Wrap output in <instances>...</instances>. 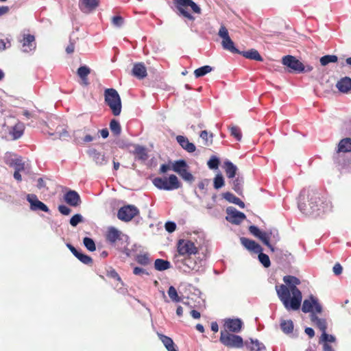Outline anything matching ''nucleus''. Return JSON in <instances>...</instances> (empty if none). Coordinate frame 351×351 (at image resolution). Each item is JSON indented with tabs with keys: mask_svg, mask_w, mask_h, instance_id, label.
I'll list each match as a JSON object with an SVG mask.
<instances>
[{
	"mask_svg": "<svg viewBox=\"0 0 351 351\" xmlns=\"http://www.w3.org/2000/svg\"><path fill=\"white\" fill-rule=\"evenodd\" d=\"M200 138L205 141V145H210V144H212V142H213V134H210V139L209 140L208 139V132L206 130H203L202 131V132L200 133Z\"/></svg>",
	"mask_w": 351,
	"mask_h": 351,
	"instance_id": "52",
	"label": "nucleus"
},
{
	"mask_svg": "<svg viewBox=\"0 0 351 351\" xmlns=\"http://www.w3.org/2000/svg\"><path fill=\"white\" fill-rule=\"evenodd\" d=\"M137 263L141 265L147 266L151 263L148 254H138L136 257Z\"/></svg>",
	"mask_w": 351,
	"mask_h": 351,
	"instance_id": "41",
	"label": "nucleus"
},
{
	"mask_svg": "<svg viewBox=\"0 0 351 351\" xmlns=\"http://www.w3.org/2000/svg\"><path fill=\"white\" fill-rule=\"evenodd\" d=\"M23 134V128L22 125H15L11 132L14 139H19Z\"/></svg>",
	"mask_w": 351,
	"mask_h": 351,
	"instance_id": "45",
	"label": "nucleus"
},
{
	"mask_svg": "<svg viewBox=\"0 0 351 351\" xmlns=\"http://www.w3.org/2000/svg\"><path fill=\"white\" fill-rule=\"evenodd\" d=\"M133 274L136 276L149 275L146 269L139 267H135L133 269Z\"/></svg>",
	"mask_w": 351,
	"mask_h": 351,
	"instance_id": "58",
	"label": "nucleus"
},
{
	"mask_svg": "<svg viewBox=\"0 0 351 351\" xmlns=\"http://www.w3.org/2000/svg\"><path fill=\"white\" fill-rule=\"evenodd\" d=\"M258 260L265 267H269L271 265L268 255L261 252H258Z\"/></svg>",
	"mask_w": 351,
	"mask_h": 351,
	"instance_id": "43",
	"label": "nucleus"
},
{
	"mask_svg": "<svg viewBox=\"0 0 351 351\" xmlns=\"http://www.w3.org/2000/svg\"><path fill=\"white\" fill-rule=\"evenodd\" d=\"M177 267L184 273H202L204 271V261L189 257L178 263Z\"/></svg>",
	"mask_w": 351,
	"mask_h": 351,
	"instance_id": "5",
	"label": "nucleus"
},
{
	"mask_svg": "<svg viewBox=\"0 0 351 351\" xmlns=\"http://www.w3.org/2000/svg\"><path fill=\"white\" fill-rule=\"evenodd\" d=\"M209 184L210 180L208 179H204L198 183V188L200 190L204 191V193H206L207 191V187L209 185Z\"/></svg>",
	"mask_w": 351,
	"mask_h": 351,
	"instance_id": "54",
	"label": "nucleus"
},
{
	"mask_svg": "<svg viewBox=\"0 0 351 351\" xmlns=\"http://www.w3.org/2000/svg\"><path fill=\"white\" fill-rule=\"evenodd\" d=\"M165 230L168 232L171 233L176 230V223H174L173 221H167L165 223Z\"/></svg>",
	"mask_w": 351,
	"mask_h": 351,
	"instance_id": "55",
	"label": "nucleus"
},
{
	"mask_svg": "<svg viewBox=\"0 0 351 351\" xmlns=\"http://www.w3.org/2000/svg\"><path fill=\"white\" fill-rule=\"evenodd\" d=\"M240 241L241 244L250 252L258 254L263 250L261 246L253 240L241 237Z\"/></svg>",
	"mask_w": 351,
	"mask_h": 351,
	"instance_id": "23",
	"label": "nucleus"
},
{
	"mask_svg": "<svg viewBox=\"0 0 351 351\" xmlns=\"http://www.w3.org/2000/svg\"><path fill=\"white\" fill-rule=\"evenodd\" d=\"M282 64L298 73H301L304 71V64L292 56L288 55L285 56L282 58Z\"/></svg>",
	"mask_w": 351,
	"mask_h": 351,
	"instance_id": "14",
	"label": "nucleus"
},
{
	"mask_svg": "<svg viewBox=\"0 0 351 351\" xmlns=\"http://www.w3.org/2000/svg\"><path fill=\"white\" fill-rule=\"evenodd\" d=\"M251 345L247 346L251 351H265V346L263 343H261L258 340H254L250 339Z\"/></svg>",
	"mask_w": 351,
	"mask_h": 351,
	"instance_id": "35",
	"label": "nucleus"
},
{
	"mask_svg": "<svg viewBox=\"0 0 351 351\" xmlns=\"http://www.w3.org/2000/svg\"><path fill=\"white\" fill-rule=\"evenodd\" d=\"M320 341L324 342V343H328V342L332 343L335 341V337L332 335L327 334L326 331L322 332L320 337Z\"/></svg>",
	"mask_w": 351,
	"mask_h": 351,
	"instance_id": "49",
	"label": "nucleus"
},
{
	"mask_svg": "<svg viewBox=\"0 0 351 351\" xmlns=\"http://www.w3.org/2000/svg\"><path fill=\"white\" fill-rule=\"evenodd\" d=\"M305 333L311 338L313 337L315 335L314 330L309 327L305 328Z\"/></svg>",
	"mask_w": 351,
	"mask_h": 351,
	"instance_id": "63",
	"label": "nucleus"
},
{
	"mask_svg": "<svg viewBox=\"0 0 351 351\" xmlns=\"http://www.w3.org/2000/svg\"><path fill=\"white\" fill-rule=\"evenodd\" d=\"M176 140L180 145L188 152L192 153L195 151V145L190 143L186 137L179 135L176 137Z\"/></svg>",
	"mask_w": 351,
	"mask_h": 351,
	"instance_id": "25",
	"label": "nucleus"
},
{
	"mask_svg": "<svg viewBox=\"0 0 351 351\" xmlns=\"http://www.w3.org/2000/svg\"><path fill=\"white\" fill-rule=\"evenodd\" d=\"M239 54H241L243 57L247 59L263 61V58L258 51L254 49L246 51H240Z\"/></svg>",
	"mask_w": 351,
	"mask_h": 351,
	"instance_id": "29",
	"label": "nucleus"
},
{
	"mask_svg": "<svg viewBox=\"0 0 351 351\" xmlns=\"http://www.w3.org/2000/svg\"><path fill=\"white\" fill-rule=\"evenodd\" d=\"M64 199L71 206L77 207L82 203L81 198L77 192L69 190L64 195Z\"/></svg>",
	"mask_w": 351,
	"mask_h": 351,
	"instance_id": "19",
	"label": "nucleus"
},
{
	"mask_svg": "<svg viewBox=\"0 0 351 351\" xmlns=\"http://www.w3.org/2000/svg\"><path fill=\"white\" fill-rule=\"evenodd\" d=\"M280 328L285 333L289 334L293 332V323L290 319L289 320H283L280 323Z\"/></svg>",
	"mask_w": 351,
	"mask_h": 351,
	"instance_id": "36",
	"label": "nucleus"
},
{
	"mask_svg": "<svg viewBox=\"0 0 351 351\" xmlns=\"http://www.w3.org/2000/svg\"><path fill=\"white\" fill-rule=\"evenodd\" d=\"M105 101L114 116L121 112V101L118 92L113 88H108L104 93Z\"/></svg>",
	"mask_w": 351,
	"mask_h": 351,
	"instance_id": "4",
	"label": "nucleus"
},
{
	"mask_svg": "<svg viewBox=\"0 0 351 351\" xmlns=\"http://www.w3.org/2000/svg\"><path fill=\"white\" fill-rule=\"evenodd\" d=\"M112 24L116 27H121L123 23V19L120 16H115L112 19Z\"/></svg>",
	"mask_w": 351,
	"mask_h": 351,
	"instance_id": "57",
	"label": "nucleus"
},
{
	"mask_svg": "<svg viewBox=\"0 0 351 351\" xmlns=\"http://www.w3.org/2000/svg\"><path fill=\"white\" fill-rule=\"evenodd\" d=\"M106 239L110 244H114L118 240L128 239V237L122 234L121 231L114 227H109L106 233Z\"/></svg>",
	"mask_w": 351,
	"mask_h": 351,
	"instance_id": "16",
	"label": "nucleus"
},
{
	"mask_svg": "<svg viewBox=\"0 0 351 351\" xmlns=\"http://www.w3.org/2000/svg\"><path fill=\"white\" fill-rule=\"evenodd\" d=\"M306 198L308 206H306L304 192L300 193L298 201L300 210L306 215H319L320 212L326 213L332 209V202L327 198L321 197L318 193H308Z\"/></svg>",
	"mask_w": 351,
	"mask_h": 351,
	"instance_id": "2",
	"label": "nucleus"
},
{
	"mask_svg": "<svg viewBox=\"0 0 351 351\" xmlns=\"http://www.w3.org/2000/svg\"><path fill=\"white\" fill-rule=\"evenodd\" d=\"M27 200L30 204V209L33 211L41 210L45 213H49V209L46 204L40 202L37 196L34 194H28L27 195Z\"/></svg>",
	"mask_w": 351,
	"mask_h": 351,
	"instance_id": "15",
	"label": "nucleus"
},
{
	"mask_svg": "<svg viewBox=\"0 0 351 351\" xmlns=\"http://www.w3.org/2000/svg\"><path fill=\"white\" fill-rule=\"evenodd\" d=\"M10 46L9 42H6L3 39H0V51L5 50L6 48Z\"/></svg>",
	"mask_w": 351,
	"mask_h": 351,
	"instance_id": "62",
	"label": "nucleus"
},
{
	"mask_svg": "<svg viewBox=\"0 0 351 351\" xmlns=\"http://www.w3.org/2000/svg\"><path fill=\"white\" fill-rule=\"evenodd\" d=\"M221 343L230 348H241L243 346V341L241 337L228 332L221 331L219 339Z\"/></svg>",
	"mask_w": 351,
	"mask_h": 351,
	"instance_id": "9",
	"label": "nucleus"
},
{
	"mask_svg": "<svg viewBox=\"0 0 351 351\" xmlns=\"http://www.w3.org/2000/svg\"><path fill=\"white\" fill-rule=\"evenodd\" d=\"M79 261H80L82 263L86 265H90L93 262V259L90 256L82 254L81 252H78L77 254L75 256Z\"/></svg>",
	"mask_w": 351,
	"mask_h": 351,
	"instance_id": "42",
	"label": "nucleus"
},
{
	"mask_svg": "<svg viewBox=\"0 0 351 351\" xmlns=\"http://www.w3.org/2000/svg\"><path fill=\"white\" fill-rule=\"evenodd\" d=\"M224 326L232 332H239L243 326V322L239 318L226 319Z\"/></svg>",
	"mask_w": 351,
	"mask_h": 351,
	"instance_id": "21",
	"label": "nucleus"
},
{
	"mask_svg": "<svg viewBox=\"0 0 351 351\" xmlns=\"http://www.w3.org/2000/svg\"><path fill=\"white\" fill-rule=\"evenodd\" d=\"M154 267L158 271H165L171 267V264L168 261L158 258L154 262Z\"/></svg>",
	"mask_w": 351,
	"mask_h": 351,
	"instance_id": "33",
	"label": "nucleus"
},
{
	"mask_svg": "<svg viewBox=\"0 0 351 351\" xmlns=\"http://www.w3.org/2000/svg\"><path fill=\"white\" fill-rule=\"evenodd\" d=\"M338 152H351V138H345L340 141L338 145Z\"/></svg>",
	"mask_w": 351,
	"mask_h": 351,
	"instance_id": "30",
	"label": "nucleus"
},
{
	"mask_svg": "<svg viewBox=\"0 0 351 351\" xmlns=\"http://www.w3.org/2000/svg\"><path fill=\"white\" fill-rule=\"evenodd\" d=\"M154 185L160 190L171 191L180 187V182L175 175H171L169 178H156L153 180Z\"/></svg>",
	"mask_w": 351,
	"mask_h": 351,
	"instance_id": "7",
	"label": "nucleus"
},
{
	"mask_svg": "<svg viewBox=\"0 0 351 351\" xmlns=\"http://www.w3.org/2000/svg\"><path fill=\"white\" fill-rule=\"evenodd\" d=\"M178 252L181 256H191L192 254H196L198 252V249L191 241L182 239L178 241Z\"/></svg>",
	"mask_w": 351,
	"mask_h": 351,
	"instance_id": "12",
	"label": "nucleus"
},
{
	"mask_svg": "<svg viewBox=\"0 0 351 351\" xmlns=\"http://www.w3.org/2000/svg\"><path fill=\"white\" fill-rule=\"evenodd\" d=\"M88 154L89 156L92 158V159L96 163L97 165L103 166L108 162V159L105 156V154L99 152L95 149H89Z\"/></svg>",
	"mask_w": 351,
	"mask_h": 351,
	"instance_id": "20",
	"label": "nucleus"
},
{
	"mask_svg": "<svg viewBox=\"0 0 351 351\" xmlns=\"http://www.w3.org/2000/svg\"><path fill=\"white\" fill-rule=\"evenodd\" d=\"M214 188L219 189L224 186V180L221 174H217L214 178Z\"/></svg>",
	"mask_w": 351,
	"mask_h": 351,
	"instance_id": "47",
	"label": "nucleus"
},
{
	"mask_svg": "<svg viewBox=\"0 0 351 351\" xmlns=\"http://www.w3.org/2000/svg\"><path fill=\"white\" fill-rule=\"evenodd\" d=\"M224 168L226 175L229 178H233L235 176L237 167L232 162L228 160L224 162Z\"/></svg>",
	"mask_w": 351,
	"mask_h": 351,
	"instance_id": "31",
	"label": "nucleus"
},
{
	"mask_svg": "<svg viewBox=\"0 0 351 351\" xmlns=\"http://www.w3.org/2000/svg\"><path fill=\"white\" fill-rule=\"evenodd\" d=\"M83 221H84V218L82 215L75 214L70 219L69 223H70L71 226L75 227L80 223L82 222Z\"/></svg>",
	"mask_w": 351,
	"mask_h": 351,
	"instance_id": "48",
	"label": "nucleus"
},
{
	"mask_svg": "<svg viewBox=\"0 0 351 351\" xmlns=\"http://www.w3.org/2000/svg\"><path fill=\"white\" fill-rule=\"evenodd\" d=\"M132 73L134 77L140 80L145 78L147 75L146 67L143 62L135 63Z\"/></svg>",
	"mask_w": 351,
	"mask_h": 351,
	"instance_id": "24",
	"label": "nucleus"
},
{
	"mask_svg": "<svg viewBox=\"0 0 351 351\" xmlns=\"http://www.w3.org/2000/svg\"><path fill=\"white\" fill-rule=\"evenodd\" d=\"M242 184L243 180L239 178H235L232 182V189L237 192L238 194H241L242 192Z\"/></svg>",
	"mask_w": 351,
	"mask_h": 351,
	"instance_id": "46",
	"label": "nucleus"
},
{
	"mask_svg": "<svg viewBox=\"0 0 351 351\" xmlns=\"http://www.w3.org/2000/svg\"><path fill=\"white\" fill-rule=\"evenodd\" d=\"M167 293L170 299L174 302H180L182 300L181 297L178 295V291L173 286L169 287Z\"/></svg>",
	"mask_w": 351,
	"mask_h": 351,
	"instance_id": "38",
	"label": "nucleus"
},
{
	"mask_svg": "<svg viewBox=\"0 0 351 351\" xmlns=\"http://www.w3.org/2000/svg\"><path fill=\"white\" fill-rule=\"evenodd\" d=\"M283 281L286 284L276 286L278 297L287 311L299 309L302 295L301 291L297 288L300 280L293 276H285Z\"/></svg>",
	"mask_w": 351,
	"mask_h": 351,
	"instance_id": "1",
	"label": "nucleus"
},
{
	"mask_svg": "<svg viewBox=\"0 0 351 351\" xmlns=\"http://www.w3.org/2000/svg\"><path fill=\"white\" fill-rule=\"evenodd\" d=\"M218 35L222 39L221 45L223 49L232 53H240V51L235 47L234 43L231 40L228 31L224 25L220 27Z\"/></svg>",
	"mask_w": 351,
	"mask_h": 351,
	"instance_id": "10",
	"label": "nucleus"
},
{
	"mask_svg": "<svg viewBox=\"0 0 351 351\" xmlns=\"http://www.w3.org/2000/svg\"><path fill=\"white\" fill-rule=\"evenodd\" d=\"M77 75L83 81V83L85 85H88V79L87 76L90 73V69L87 66H81L77 69Z\"/></svg>",
	"mask_w": 351,
	"mask_h": 351,
	"instance_id": "32",
	"label": "nucleus"
},
{
	"mask_svg": "<svg viewBox=\"0 0 351 351\" xmlns=\"http://www.w3.org/2000/svg\"><path fill=\"white\" fill-rule=\"evenodd\" d=\"M223 197L228 202L238 205L241 208L245 207L244 202L230 192L223 193Z\"/></svg>",
	"mask_w": 351,
	"mask_h": 351,
	"instance_id": "28",
	"label": "nucleus"
},
{
	"mask_svg": "<svg viewBox=\"0 0 351 351\" xmlns=\"http://www.w3.org/2000/svg\"><path fill=\"white\" fill-rule=\"evenodd\" d=\"M212 70H213V68L210 66H208V65L203 66L202 67H199V68L195 69L194 71V75L197 78L200 77H202V76L206 75L207 73H210V71H212Z\"/></svg>",
	"mask_w": 351,
	"mask_h": 351,
	"instance_id": "37",
	"label": "nucleus"
},
{
	"mask_svg": "<svg viewBox=\"0 0 351 351\" xmlns=\"http://www.w3.org/2000/svg\"><path fill=\"white\" fill-rule=\"evenodd\" d=\"M336 86L341 93L349 92L351 90V78L348 77L341 78L337 82Z\"/></svg>",
	"mask_w": 351,
	"mask_h": 351,
	"instance_id": "26",
	"label": "nucleus"
},
{
	"mask_svg": "<svg viewBox=\"0 0 351 351\" xmlns=\"http://www.w3.org/2000/svg\"><path fill=\"white\" fill-rule=\"evenodd\" d=\"M110 129L115 136H119L121 132V125L116 119L111 120L110 123Z\"/></svg>",
	"mask_w": 351,
	"mask_h": 351,
	"instance_id": "40",
	"label": "nucleus"
},
{
	"mask_svg": "<svg viewBox=\"0 0 351 351\" xmlns=\"http://www.w3.org/2000/svg\"><path fill=\"white\" fill-rule=\"evenodd\" d=\"M302 311L304 313H311V321L317 326L322 332L326 331V320L325 319L319 318L316 315V313H321L322 312V306L319 303L317 298L311 295L308 299L304 300L302 306Z\"/></svg>",
	"mask_w": 351,
	"mask_h": 351,
	"instance_id": "3",
	"label": "nucleus"
},
{
	"mask_svg": "<svg viewBox=\"0 0 351 351\" xmlns=\"http://www.w3.org/2000/svg\"><path fill=\"white\" fill-rule=\"evenodd\" d=\"M83 243L84 246L86 247V249L90 252H93L96 250L95 243L94 241L89 237L84 238Z\"/></svg>",
	"mask_w": 351,
	"mask_h": 351,
	"instance_id": "44",
	"label": "nucleus"
},
{
	"mask_svg": "<svg viewBox=\"0 0 351 351\" xmlns=\"http://www.w3.org/2000/svg\"><path fill=\"white\" fill-rule=\"evenodd\" d=\"M22 43V51L28 53L34 51L36 45L35 43V37L31 34H23V38L19 40Z\"/></svg>",
	"mask_w": 351,
	"mask_h": 351,
	"instance_id": "17",
	"label": "nucleus"
},
{
	"mask_svg": "<svg viewBox=\"0 0 351 351\" xmlns=\"http://www.w3.org/2000/svg\"><path fill=\"white\" fill-rule=\"evenodd\" d=\"M36 186L39 189H41L45 187V183L43 178H40L38 179Z\"/></svg>",
	"mask_w": 351,
	"mask_h": 351,
	"instance_id": "64",
	"label": "nucleus"
},
{
	"mask_svg": "<svg viewBox=\"0 0 351 351\" xmlns=\"http://www.w3.org/2000/svg\"><path fill=\"white\" fill-rule=\"evenodd\" d=\"M174 3L177 10L179 11V14L189 20L194 21L195 18L188 12V6L191 7L193 12L196 14L201 13V8L192 0L191 1H186L185 0H175Z\"/></svg>",
	"mask_w": 351,
	"mask_h": 351,
	"instance_id": "6",
	"label": "nucleus"
},
{
	"mask_svg": "<svg viewBox=\"0 0 351 351\" xmlns=\"http://www.w3.org/2000/svg\"><path fill=\"white\" fill-rule=\"evenodd\" d=\"M231 135L234 136L237 141H241L242 138V134L240 129L237 126H232L230 128Z\"/></svg>",
	"mask_w": 351,
	"mask_h": 351,
	"instance_id": "50",
	"label": "nucleus"
},
{
	"mask_svg": "<svg viewBox=\"0 0 351 351\" xmlns=\"http://www.w3.org/2000/svg\"><path fill=\"white\" fill-rule=\"evenodd\" d=\"M172 170L177 173L184 181L192 183L194 176L189 171V167L184 160H176L171 167Z\"/></svg>",
	"mask_w": 351,
	"mask_h": 351,
	"instance_id": "8",
	"label": "nucleus"
},
{
	"mask_svg": "<svg viewBox=\"0 0 351 351\" xmlns=\"http://www.w3.org/2000/svg\"><path fill=\"white\" fill-rule=\"evenodd\" d=\"M158 336L168 351H178L171 338L160 333Z\"/></svg>",
	"mask_w": 351,
	"mask_h": 351,
	"instance_id": "27",
	"label": "nucleus"
},
{
	"mask_svg": "<svg viewBox=\"0 0 351 351\" xmlns=\"http://www.w3.org/2000/svg\"><path fill=\"white\" fill-rule=\"evenodd\" d=\"M99 0H80L79 8L84 13H90L99 5Z\"/></svg>",
	"mask_w": 351,
	"mask_h": 351,
	"instance_id": "22",
	"label": "nucleus"
},
{
	"mask_svg": "<svg viewBox=\"0 0 351 351\" xmlns=\"http://www.w3.org/2000/svg\"><path fill=\"white\" fill-rule=\"evenodd\" d=\"M13 165L15 169V171H21L24 169V164L23 163L21 159L16 158L13 160Z\"/></svg>",
	"mask_w": 351,
	"mask_h": 351,
	"instance_id": "53",
	"label": "nucleus"
},
{
	"mask_svg": "<svg viewBox=\"0 0 351 351\" xmlns=\"http://www.w3.org/2000/svg\"><path fill=\"white\" fill-rule=\"evenodd\" d=\"M226 220L233 224L238 225L245 219V214L239 211L233 206L228 207L226 208Z\"/></svg>",
	"mask_w": 351,
	"mask_h": 351,
	"instance_id": "13",
	"label": "nucleus"
},
{
	"mask_svg": "<svg viewBox=\"0 0 351 351\" xmlns=\"http://www.w3.org/2000/svg\"><path fill=\"white\" fill-rule=\"evenodd\" d=\"M139 213L138 209L134 205H127L118 210L117 217L123 221H130Z\"/></svg>",
	"mask_w": 351,
	"mask_h": 351,
	"instance_id": "11",
	"label": "nucleus"
},
{
	"mask_svg": "<svg viewBox=\"0 0 351 351\" xmlns=\"http://www.w3.org/2000/svg\"><path fill=\"white\" fill-rule=\"evenodd\" d=\"M343 268L339 263H336L333 268L332 271L335 275H339L342 273Z\"/></svg>",
	"mask_w": 351,
	"mask_h": 351,
	"instance_id": "61",
	"label": "nucleus"
},
{
	"mask_svg": "<svg viewBox=\"0 0 351 351\" xmlns=\"http://www.w3.org/2000/svg\"><path fill=\"white\" fill-rule=\"evenodd\" d=\"M249 231L252 234H253L256 237H258L261 232H262L255 226H250L249 227Z\"/></svg>",
	"mask_w": 351,
	"mask_h": 351,
	"instance_id": "60",
	"label": "nucleus"
},
{
	"mask_svg": "<svg viewBox=\"0 0 351 351\" xmlns=\"http://www.w3.org/2000/svg\"><path fill=\"white\" fill-rule=\"evenodd\" d=\"M338 58L335 55H326L320 58V64L322 66H326L329 63H334L337 62Z\"/></svg>",
	"mask_w": 351,
	"mask_h": 351,
	"instance_id": "39",
	"label": "nucleus"
},
{
	"mask_svg": "<svg viewBox=\"0 0 351 351\" xmlns=\"http://www.w3.org/2000/svg\"><path fill=\"white\" fill-rule=\"evenodd\" d=\"M268 232L270 237V241L277 242L280 240V237L276 230H270Z\"/></svg>",
	"mask_w": 351,
	"mask_h": 351,
	"instance_id": "56",
	"label": "nucleus"
},
{
	"mask_svg": "<svg viewBox=\"0 0 351 351\" xmlns=\"http://www.w3.org/2000/svg\"><path fill=\"white\" fill-rule=\"evenodd\" d=\"M130 146L133 147L130 152L135 156V160L143 162L148 159L147 149L145 147L138 144H131Z\"/></svg>",
	"mask_w": 351,
	"mask_h": 351,
	"instance_id": "18",
	"label": "nucleus"
},
{
	"mask_svg": "<svg viewBox=\"0 0 351 351\" xmlns=\"http://www.w3.org/2000/svg\"><path fill=\"white\" fill-rule=\"evenodd\" d=\"M58 210L63 215H69L71 212V208L65 205H60L58 206Z\"/></svg>",
	"mask_w": 351,
	"mask_h": 351,
	"instance_id": "59",
	"label": "nucleus"
},
{
	"mask_svg": "<svg viewBox=\"0 0 351 351\" xmlns=\"http://www.w3.org/2000/svg\"><path fill=\"white\" fill-rule=\"evenodd\" d=\"M219 160L216 156H212L208 161V166L210 169H216L218 168Z\"/></svg>",
	"mask_w": 351,
	"mask_h": 351,
	"instance_id": "51",
	"label": "nucleus"
},
{
	"mask_svg": "<svg viewBox=\"0 0 351 351\" xmlns=\"http://www.w3.org/2000/svg\"><path fill=\"white\" fill-rule=\"evenodd\" d=\"M258 238L265 245H267L272 252H274V247L270 243V237L268 232H261Z\"/></svg>",
	"mask_w": 351,
	"mask_h": 351,
	"instance_id": "34",
	"label": "nucleus"
}]
</instances>
